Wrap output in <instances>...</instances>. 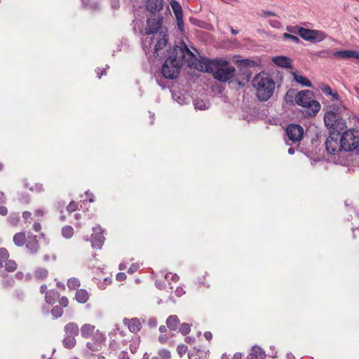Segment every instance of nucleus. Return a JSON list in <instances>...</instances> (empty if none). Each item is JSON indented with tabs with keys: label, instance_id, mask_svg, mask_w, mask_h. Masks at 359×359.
<instances>
[{
	"label": "nucleus",
	"instance_id": "f257e3e1",
	"mask_svg": "<svg viewBox=\"0 0 359 359\" xmlns=\"http://www.w3.org/2000/svg\"><path fill=\"white\" fill-rule=\"evenodd\" d=\"M142 46L147 55L154 57L165 58L172 50L168 43L167 29H161L152 36H146L142 41Z\"/></svg>",
	"mask_w": 359,
	"mask_h": 359
},
{
	"label": "nucleus",
	"instance_id": "f03ea898",
	"mask_svg": "<svg viewBox=\"0 0 359 359\" xmlns=\"http://www.w3.org/2000/svg\"><path fill=\"white\" fill-rule=\"evenodd\" d=\"M196 68L200 71L212 72L215 79L226 82L235 74V67L226 61L221 60H208L202 58L196 64Z\"/></svg>",
	"mask_w": 359,
	"mask_h": 359
},
{
	"label": "nucleus",
	"instance_id": "7ed1b4c3",
	"mask_svg": "<svg viewBox=\"0 0 359 359\" xmlns=\"http://www.w3.org/2000/svg\"><path fill=\"white\" fill-rule=\"evenodd\" d=\"M185 53L192 55V53L184 43L173 48L161 68L162 74L165 78L174 79L177 77L183 65Z\"/></svg>",
	"mask_w": 359,
	"mask_h": 359
},
{
	"label": "nucleus",
	"instance_id": "20e7f679",
	"mask_svg": "<svg viewBox=\"0 0 359 359\" xmlns=\"http://www.w3.org/2000/svg\"><path fill=\"white\" fill-rule=\"evenodd\" d=\"M256 89L257 96L262 101L268 100L273 93L275 83L272 79L265 74H258L252 80Z\"/></svg>",
	"mask_w": 359,
	"mask_h": 359
},
{
	"label": "nucleus",
	"instance_id": "39448f33",
	"mask_svg": "<svg viewBox=\"0 0 359 359\" xmlns=\"http://www.w3.org/2000/svg\"><path fill=\"white\" fill-rule=\"evenodd\" d=\"M81 334L86 339L92 338L93 341L87 342L86 346L93 351L100 350L101 344L106 339L104 334L90 323H85L81 326Z\"/></svg>",
	"mask_w": 359,
	"mask_h": 359
},
{
	"label": "nucleus",
	"instance_id": "423d86ee",
	"mask_svg": "<svg viewBox=\"0 0 359 359\" xmlns=\"http://www.w3.org/2000/svg\"><path fill=\"white\" fill-rule=\"evenodd\" d=\"M297 104L308 109L310 116H315L320 109V103L314 99L313 93L309 90L299 92L295 96Z\"/></svg>",
	"mask_w": 359,
	"mask_h": 359
},
{
	"label": "nucleus",
	"instance_id": "0eeeda50",
	"mask_svg": "<svg viewBox=\"0 0 359 359\" xmlns=\"http://www.w3.org/2000/svg\"><path fill=\"white\" fill-rule=\"evenodd\" d=\"M340 110L341 106L337 104L333 107V109L327 111L324 116L325 126L335 132H339L345 127V121L341 117Z\"/></svg>",
	"mask_w": 359,
	"mask_h": 359
},
{
	"label": "nucleus",
	"instance_id": "6e6552de",
	"mask_svg": "<svg viewBox=\"0 0 359 359\" xmlns=\"http://www.w3.org/2000/svg\"><path fill=\"white\" fill-rule=\"evenodd\" d=\"M339 141L344 151H352L359 148L358 131L348 130L339 135Z\"/></svg>",
	"mask_w": 359,
	"mask_h": 359
},
{
	"label": "nucleus",
	"instance_id": "1a4fd4ad",
	"mask_svg": "<svg viewBox=\"0 0 359 359\" xmlns=\"http://www.w3.org/2000/svg\"><path fill=\"white\" fill-rule=\"evenodd\" d=\"M325 149L331 155H336L343 149L339 141V132H330L325 142Z\"/></svg>",
	"mask_w": 359,
	"mask_h": 359
},
{
	"label": "nucleus",
	"instance_id": "9d476101",
	"mask_svg": "<svg viewBox=\"0 0 359 359\" xmlns=\"http://www.w3.org/2000/svg\"><path fill=\"white\" fill-rule=\"evenodd\" d=\"M299 35L304 40L313 43L322 41L326 37L325 33L321 31L304 27L299 29Z\"/></svg>",
	"mask_w": 359,
	"mask_h": 359
},
{
	"label": "nucleus",
	"instance_id": "9b49d317",
	"mask_svg": "<svg viewBox=\"0 0 359 359\" xmlns=\"http://www.w3.org/2000/svg\"><path fill=\"white\" fill-rule=\"evenodd\" d=\"M286 134L288 140L291 141L292 143H299L303 138L304 129L299 125L291 124L287 126Z\"/></svg>",
	"mask_w": 359,
	"mask_h": 359
},
{
	"label": "nucleus",
	"instance_id": "f8f14e48",
	"mask_svg": "<svg viewBox=\"0 0 359 359\" xmlns=\"http://www.w3.org/2000/svg\"><path fill=\"white\" fill-rule=\"evenodd\" d=\"M162 17L158 18H150L147 20L145 29L146 36H152L155 33L159 32L161 29H165L161 27Z\"/></svg>",
	"mask_w": 359,
	"mask_h": 359
},
{
	"label": "nucleus",
	"instance_id": "ddd939ff",
	"mask_svg": "<svg viewBox=\"0 0 359 359\" xmlns=\"http://www.w3.org/2000/svg\"><path fill=\"white\" fill-rule=\"evenodd\" d=\"M93 231V233L90 238L91 245L93 248L100 249L104 242L103 231L100 226H96Z\"/></svg>",
	"mask_w": 359,
	"mask_h": 359
},
{
	"label": "nucleus",
	"instance_id": "4468645a",
	"mask_svg": "<svg viewBox=\"0 0 359 359\" xmlns=\"http://www.w3.org/2000/svg\"><path fill=\"white\" fill-rule=\"evenodd\" d=\"M330 56H333L335 58L343 59H359V52L353 50H344L340 51H335L331 53Z\"/></svg>",
	"mask_w": 359,
	"mask_h": 359
},
{
	"label": "nucleus",
	"instance_id": "2eb2a0df",
	"mask_svg": "<svg viewBox=\"0 0 359 359\" xmlns=\"http://www.w3.org/2000/svg\"><path fill=\"white\" fill-rule=\"evenodd\" d=\"M163 0H147V9L151 13H158L163 9Z\"/></svg>",
	"mask_w": 359,
	"mask_h": 359
},
{
	"label": "nucleus",
	"instance_id": "dca6fc26",
	"mask_svg": "<svg viewBox=\"0 0 359 359\" xmlns=\"http://www.w3.org/2000/svg\"><path fill=\"white\" fill-rule=\"evenodd\" d=\"M123 323L127 325L130 331L134 333L139 332L142 327L140 320L136 318L130 320L124 319Z\"/></svg>",
	"mask_w": 359,
	"mask_h": 359
},
{
	"label": "nucleus",
	"instance_id": "f3484780",
	"mask_svg": "<svg viewBox=\"0 0 359 359\" xmlns=\"http://www.w3.org/2000/svg\"><path fill=\"white\" fill-rule=\"evenodd\" d=\"M265 353L259 346H255L252 348L247 359H265Z\"/></svg>",
	"mask_w": 359,
	"mask_h": 359
},
{
	"label": "nucleus",
	"instance_id": "a211bd4d",
	"mask_svg": "<svg viewBox=\"0 0 359 359\" xmlns=\"http://www.w3.org/2000/svg\"><path fill=\"white\" fill-rule=\"evenodd\" d=\"M65 334L77 336L79 333V328L76 323L71 322L68 323L64 327Z\"/></svg>",
	"mask_w": 359,
	"mask_h": 359
},
{
	"label": "nucleus",
	"instance_id": "6ab92c4d",
	"mask_svg": "<svg viewBox=\"0 0 359 359\" xmlns=\"http://www.w3.org/2000/svg\"><path fill=\"white\" fill-rule=\"evenodd\" d=\"M173 99L180 104H187L190 101L188 95L182 92H176L172 94Z\"/></svg>",
	"mask_w": 359,
	"mask_h": 359
},
{
	"label": "nucleus",
	"instance_id": "aec40b11",
	"mask_svg": "<svg viewBox=\"0 0 359 359\" xmlns=\"http://www.w3.org/2000/svg\"><path fill=\"white\" fill-rule=\"evenodd\" d=\"M170 6L175 15L176 20H180L183 18V11L181 5L177 1L172 0L170 1Z\"/></svg>",
	"mask_w": 359,
	"mask_h": 359
},
{
	"label": "nucleus",
	"instance_id": "412c9836",
	"mask_svg": "<svg viewBox=\"0 0 359 359\" xmlns=\"http://www.w3.org/2000/svg\"><path fill=\"white\" fill-rule=\"evenodd\" d=\"M29 238V241L27 243L26 248L31 253H36L39 250V245L36 236H34L32 238Z\"/></svg>",
	"mask_w": 359,
	"mask_h": 359
},
{
	"label": "nucleus",
	"instance_id": "4be33fe9",
	"mask_svg": "<svg viewBox=\"0 0 359 359\" xmlns=\"http://www.w3.org/2000/svg\"><path fill=\"white\" fill-rule=\"evenodd\" d=\"M273 62L282 67H289L291 65L290 58L284 56H277L273 58Z\"/></svg>",
	"mask_w": 359,
	"mask_h": 359
},
{
	"label": "nucleus",
	"instance_id": "5701e85b",
	"mask_svg": "<svg viewBox=\"0 0 359 359\" xmlns=\"http://www.w3.org/2000/svg\"><path fill=\"white\" fill-rule=\"evenodd\" d=\"M75 299L81 304L86 303L89 299L88 292L83 289L79 290L75 294Z\"/></svg>",
	"mask_w": 359,
	"mask_h": 359
},
{
	"label": "nucleus",
	"instance_id": "b1692460",
	"mask_svg": "<svg viewBox=\"0 0 359 359\" xmlns=\"http://www.w3.org/2000/svg\"><path fill=\"white\" fill-rule=\"evenodd\" d=\"M293 79L302 86L311 87V81L305 76L299 75L295 72L292 73Z\"/></svg>",
	"mask_w": 359,
	"mask_h": 359
},
{
	"label": "nucleus",
	"instance_id": "393cba45",
	"mask_svg": "<svg viewBox=\"0 0 359 359\" xmlns=\"http://www.w3.org/2000/svg\"><path fill=\"white\" fill-rule=\"evenodd\" d=\"M63 346L67 348H72L75 346L76 341L74 336L65 334L62 341Z\"/></svg>",
	"mask_w": 359,
	"mask_h": 359
},
{
	"label": "nucleus",
	"instance_id": "a878e982",
	"mask_svg": "<svg viewBox=\"0 0 359 359\" xmlns=\"http://www.w3.org/2000/svg\"><path fill=\"white\" fill-rule=\"evenodd\" d=\"M180 323V320L177 316H170L166 320V324L168 328L172 330H176Z\"/></svg>",
	"mask_w": 359,
	"mask_h": 359
},
{
	"label": "nucleus",
	"instance_id": "bb28decb",
	"mask_svg": "<svg viewBox=\"0 0 359 359\" xmlns=\"http://www.w3.org/2000/svg\"><path fill=\"white\" fill-rule=\"evenodd\" d=\"M26 237L24 233H17L13 236V242L14 243L18 246H22L25 243Z\"/></svg>",
	"mask_w": 359,
	"mask_h": 359
},
{
	"label": "nucleus",
	"instance_id": "cd10ccee",
	"mask_svg": "<svg viewBox=\"0 0 359 359\" xmlns=\"http://www.w3.org/2000/svg\"><path fill=\"white\" fill-rule=\"evenodd\" d=\"M6 271L13 272L17 269V264L12 259H8L3 263V266Z\"/></svg>",
	"mask_w": 359,
	"mask_h": 359
},
{
	"label": "nucleus",
	"instance_id": "c85d7f7f",
	"mask_svg": "<svg viewBox=\"0 0 359 359\" xmlns=\"http://www.w3.org/2000/svg\"><path fill=\"white\" fill-rule=\"evenodd\" d=\"M57 297L58 293L54 290H50L46 294V302L48 304H53Z\"/></svg>",
	"mask_w": 359,
	"mask_h": 359
},
{
	"label": "nucleus",
	"instance_id": "c756f323",
	"mask_svg": "<svg viewBox=\"0 0 359 359\" xmlns=\"http://www.w3.org/2000/svg\"><path fill=\"white\" fill-rule=\"evenodd\" d=\"M83 6L90 9H97L99 7L97 2L94 0H81Z\"/></svg>",
	"mask_w": 359,
	"mask_h": 359
},
{
	"label": "nucleus",
	"instance_id": "7c9ffc66",
	"mask_svg": "<svg viewBox=\"0 0 359 359\" xmlns=\"http://www.w3.org/2000/svg\"><path fill=\"white\" fill-rule=\"evenodd\" d=\"M62 234L65 238H69L74 234V229L71 226H65L62 229Z\"/></svg>",
	"mask_w": 359,
	"mask_h": 359
},
{
	"label": "nucleus",
	"instance_id": "2f4dec72",
	"mask_svg": "<svg viewBox=\"0 0 359 359\" xmlns=\"http://www.w3.org/2000/svg\"><path fill=\"white\" fill-rule=\"evenodd\" d=\"M140 337H135L132 341H131V344L130 345V351L133 353H135L139 346H140Z\"/></svg>",
	"mask_w": 359,
	"mask_h": 359
},
{
	"label": "nucleus",
	"instance_id": "473e14b6",
	"mask_svg": "<svg viewBox=\"0 0 359 359\" xmlns=\"http://www.w3.org/2000/svg\"><path fill=\"white\" fill-rule=\"evenodd\" d=\"M9 259V253L6 248H0V266H3V263Z\"/></svg>",
	"mask_w": 359,
	"mask_h": 359
},
{
	"label": "nucleus",
	"instance_id": "72a5a7b5",
	"mask_svg": "<svg viewBox=\"0 0 359 359\" xmlns=\"http://www.w3.org/2000/svg\"><path fill=\"white\" fill-rule=\"evenodd\" d=\"M68 287L71 290L77 289L80 286L79 280L76 278L69 279L67 282Z\"/></svg>",
	"mask_w": 359,
	"mask_h": 359
},
{
	"label": "nucleus",
	"instance_id": "f704fd0d",
	"mask_svg": "<svg viewBox=\"0 0 359 359\" xmlns=\"http://www.w3.org/2000/svg\"><path fill=\"white\" fill-rule=\"evenodd\" d=\"M48 275V271L45 269H38L36 270L34 273V276L38 279L45 278Z\"/></svg>",
	"mask_w": 359,
	"mask_h": 359
},
{
	"label": "nucleus",
	"instance_id": "c9c22d12",
	"mask_svg": "<svg viewBox=\"0 0 359 359\" xmlns=\"http://www.w3.org/2000/svg\"><path fill=\"white\" fill-rule=\"evenodd\" d=\"M8 220L9 223L13 226L17 225L19 220H20V216L18 213H13L11 214L8 218Z\"/></svg>",
	"mask_w": 359,
	"mask_h": 359
},
{
	"label": "nucleus",
	"instance_id": "e433bc0d",
	"mask_svg": "<svg viewBox=\"0 0 359 359\" xmlns=\"http://www.w3.org/2000/svg\"><path fill=\"white\" fill-rule=\"evenodd\" d=\"M158 356L161 359H170L171 353L168 349H161L158 351Z\"/></svg>",
	"mask_w": 359,
	"mask_h": 359
},
{
	"label": "nucleus",
	"instance_id": "4c0bfd02",
	"mask_svg": "<svg viewBox=\"0 0 359 359\" xmlns=\"http://www.w3.org/2000/svg\"><path fill=\"white\" fill-rule=\"evenodd\" d=\"M51 313L52 315L53 316L54 318H59L60 317L62 313H63V310L61 307L60 306H55L52 311H51Z\"/></svg>",
	"mask_w": 359,
	"mask_h": 359
},
{
	"label": "nucleus",
	"instance_id": "58836bf2",
	"mask_svg": "<svg viewBox=\"0 0 359 359\" xmlns=\"http://www.w3.org/2000/svg\"><path fill=\"white\" fill-rule=\"evenodd\" d=\"M179 331L183 334H187L190 331V325L188 323H182L179 327Z\"/></svg>",
	"mask_w": 359,
	"mask_h": 359
},
{
	"label": "nucleus",
	"instance_id": "ea45409f",
	"mask_svg": "<svg viewBox=\"0 0 359 359\" xmlns=\"http://www.w3.org/2000/svg\"><path fill=\"white\" fill-rule=\"evenodd\" d=\"M283 37L284 39H289V40L292 41V42H294V43H298L300 41L298 37H297L296 36L290 34L288 33H284L283 35Z\"/></svg>",
	"mask_w": 359,
	"mask_h": 359
},
{
	"label": "nucleus",
	"instance_id": "a19ab883",
	"mask_svg": "<svg viewBox=\"0 0 359 359\" xmlns=\"http://www.w3.org/2000/svg\"><path fill=\"white\" fill-rule=\"evenodd\" d=\"M329 97H330V99L333 101H336L337 103L334 104V106H337V104L339 106H341V101L339 100V96L337 91H332L331 95H329Z\"/></svg>",
	"mask_w": 359,
	"mask_h": 359
},
{
	"label": "nucleus",
	"instance_id": "79ce46f5",
	"mask_svg": "<svg viewBox=\"0 0 359 359\" xmlns=\"http://www.w3.org/2000/svg\"><path fill=\"white\" fill-rule=\"evenodd\" d=\"M194 104L196 109H198L201 110H203L208 107L206 106V104L203 101L199 100H195Z\"/></svg>",
	"mask_w": 359,
	"mask_h": 359
},
{
	"label": "nucleus",
	"instance_id": "37998d69",
	"mask_svg": "<svg viewBox=\"0 0 359 359\" xmlns=\"http://www.w3.org/2000/svg\"><path fill=\"white\" fill-rule=\"evenodd\" d=\"M165 278L168 280V281H173V282H177L178 280H179V276L174 273H167L165 274Z\"/></svg>",
	"mask_w": 359,
	"mask_h": 359
},
{
	"label": "nucleus",
	"instance_id": "c03bdc74",
	"mask_svg": "<svg viewBox=\"0 0 359 359\" xmlns=\"http://www.w3.org/2000/svg\"><path fill=\"white\" fill-rule=\"evenodd\" d=\"M177 353L180 356H182L187 351V346L184 344H180L177 346Z\"/></svg>",
	"mask_w": 359,
	"mask_h": 359
},
{
	"label": "nucleus",
	"instance_id": "a18cd8bd",
	"mask_svg": "<svg viewBox=\"0 0 359 359\" xmlns=\"http://www.w3.org/2000/svg\"><path fill=\"white\" fill-rule=\"evenodd\" d=\"M77 208V204L74 201H72L69 203V205L67 207V210L69 212H72L75 211Z\"/></svg>",
	"mask_w": 359,
	"mask_h": 359
},
{
	"label": "nucleus",
	"instance_id": "49530a36",
	"mask_svg": "<svg viewBox=\"0 0 359 359\" xmlns=\"http://www.w3.org/2000/svg\"><path fill=\"white\" fill-rule=\"evenodd\" d=\"M321 90L327 96L332 94V90L327 85H323L321 86Z\"/></svg>",
	"mask_w": 359,
	"mask_h": 359
},
{
	"label": "nucleus",
	"instance_id": "de8ad7c7",
	"mask_svg": "<svg viewBox=\"0 0 359 359\" xmlns=\"http://www.w3.org/2000/svg\"><path fill=\"white\" fill-rule=\"evenodd\" d=\"M201 352L199 351H194L189 354V359H199L201 357Z\"/></svg>",
	"mask_w": 359,
	"mask_h": 359
},
{
	"label": "nucleus",
	"instance_id": "09e8293b",
	"mask_svg": "<svg viewBox=\"0 0 359 359\" xmlns=\"http://www.w3.org/2000/svg\"><path fill=\"white\" fill-rule=\"evenodd\" d=\"M302 27H299L298 26H290V27H287L286 28L287 31L290 32V33H294V34H299V29H301Z\"/></svg>",
	"mask_w": 359,
	"mask_h": 359
},
{
	"label": "nucleus",
	"instance_id": "8fccbe9b",
	"mask_svg": "<svg viewBox=\"0 0 359 359\" xmlns=\"http://www.w3.org/2000/svg\"><path fill=\"white\" fill-rule=\"evenodd\" d=\"M260 15L262 17L264 18H267L269 16H277V15L275 13L269 11H262Z\"/></svg>",
	"mask_w": 359,
	"mask_h": 359
},
{
	"label": "nucleus",
	"instance_id": "3c124183",
	"mask_svg": "<svg viewBox=\"0 0 359 359\" xmlns=\"http://www.w3.org/2000/svg\"><path fill=\"white\" fill-rule=\"evenodd\" d=\"M30 189L32 191H35L36 192H41V191H43V184H36L34 185V187H32Z\"/></svg>",
	"mask_w": 359,
	"mask_h": 359
},
{
	"label": "nucleus",
	"instance_id": "603ef678",
	"mask_svg": "<svg viewBox=\"0 0 359 359\" xmlns=\"http://www.w3.org/2000/svg\"><path fill=\"white\" fill-rule=\"evenodd\" d=\"M111 281L110 278H104V282L100 284L99 287H100V288L104 290V289H105V287L107 285L111 283Z\"/></svg>",
	"mask_w": 359,
	"mask_h": 359
},
{
	"label": "nucleus",
	"instance_id": "864d4df0",
	"mask_svg": "<svg viewBox=\"0 0 359 359\" xmlns=\"http://www.w3.org/2000/svg\"><path fill=\"white\" fill-rule=\"evenodd\" d=\"M270 25L274 28H279L281 26L280 22L276 20H269Z\"/></svg>",
	"mask_w": 359,
	"mask_h": 359
},
{
	"label": "nucleus",
	"instance_id": "5fc2aeb1",
	"mask_svg": "<svg viewBox=\"0 0 359 359\" xmlns=\"http://www.w3.org/2000/svg\"><path fill=\"white\" fill-rule=\"evenodd\" d=\"M126 278V275L124 273H118L116 275V280L118 281H123Z\"/></svg>",
	"mask_w": 359,
	"mask_h": 359
},
{
	"label": "nucleus",
	"instance_id": "6e6d98bb",
	"mask_svg": "<svg viewBox=\"0 0 359 359\" xmlns=\"http://www.w3.org/2000/svg\"><path fill=\"white\" fill-rule=\"evenodd\" d=\"M175 293L177 297H181L184 293V291L182 287H178L176 288Z\"/></svg>",
	"mask_w": 359,
	"mask_h": 359
},
{
	"label": "nucleus",
	"instance_id": "4d7b16f0",
	"mask_svg": "<svg viewBox=\"0 0 359 359\" xmlns=\"http://www.w3.org/2000/svg\"><path fill=\"white\" fill-rule=\"evenodd\" d=\"M60 303L62 306L66 307L67 306L69 302L67 298L62 297L60 301Z\"/></svg>",
	"mask_w": 359,
	"mask_h": 359
},
{
	"label": "nucleus",
	"instance_id": "13d9d810",
	"mask_svg": "<svg viewBox=\"0 0 359 359\" xmlns=\"http://www.w3.org/2000/svg\"><path fill=\"white\" fill-rule=\"evenodd\" d=\"M8 209L5 206L0 207V215L2 216H6L8 214Z\"/></svg>",
	"mask_w": 359,
	"mask_h": 359
},
{
	"label": "nucleus",
	"instance_id": "bf43d9fd",
	"mask_svg": "<svg viewBox=\"0 0 359 359\" xmlns=\"http://www.w3.org/2000/svg\"><path fill=\"white\" fill-rule=\"evenodd\" d=\"M138 269V265L137 264H133L128 269V273H133L134 272H135Z\"/></svg>",
	"mask_w": 359,
	"mask_h": 359
},
{
	"label": "nucleus",
	"instance_id": "052dcab7",
	"mask_svg": "<svg viewBox=\"0 0 359 359\" xmlns=\"http://www.w3.org/2000/svg\"><path fill=\"white\" fill-rule=\"evenodd\" d=\"M31 216H32V214L31 212H28V211H25L22 213V217L25 219H30L31 218Z\"/></svg>",
	"mask_w": 359,
	"mask_h": 359
},
{
	"label": "nucleus",
	"instance_id": "680f3d73",
	"mask_svg": "<svg viewBox=\"0 0 359 359\" xmlns=\"http://www.w3.org/2000/svg\"><path fill=\"white\" fill-rule=\"evenodd\" d=\"M177 25H178L179 29L180 30H182V27L184 26L183 18H181L180 20H177Z\"/></svg>",
	"mask_w": 359,
	"mask_h": 359
},
{
	"label": "nucleus",
	"instance_id": "e2e57ef3",
	"mask_svg": "<svg viewBox=\"0 0 359 359\" xmlns=\"http://www.w3.org/2000/svg\"><path fill=\"white\" fill-rule=\"evenodd\" d=\"M6 201V196L3 192H0V203H5Z\"/></svg>",
	"mask_w": 359,
	"mask_h": 359
},
{
	"label": "nucleus",
	"instance_id": "0e129e2a",
	"mask_svg": "<svg viewBox=\"0 0 359 359\" xmlns=\"http://www.w3.org/2000/svg\"><path fill=\"white\" fill-rule=\"evenodd\" d=\"M41 224H40L39 223L36 222V223H34V225H33V229H34V231H40V230H41Z\"/></svg>",
	"mask_w": 359,
	"mask_h": 359
},
{
	"label": "nucleus",
	"instance_id": "69168bd1",
	"mask_svg": "<svg viewBox=\"0 0 359 359\" xmlns=\"http://www.w3.org/2000/svg\"><path fill=\"white\" fill-rule=\"evenodd\" d=\"M159 341L162 344L166 342L168 337L165 335H161L158 338Z\"/></svg>",
	"mask_w": 359,
	"mask_h": 359
},
{
	"label": "nucleus",
	"instance_id": "338daca9",
	"mask_svg": "<svg viewBox=\"0 0 359 359\" xmlns=\"http://www.w3.org/2000/svg\"><path fill=\"white\" fill-rule=\"evenodd\" d=\"M204 337H205L206 339L210 340L212 339V334L210 332H205L204 333Z\"/></svg>",
	"mask_w": 359,
	"mask_h": 359
},
{
	"label": "nucleus",
	"instance_id": "774afa93",
	"mask_svg": "<svg viewBox=\"0 0 359 359\" xmlns=\"http://www.w3.org/2000/svg\"><path fill=\"white\" fill-rule=\"evenodd\" d=\"M231 359H242V354L240 353H236Z\"/></svg>",
	"mask_w": 359,
	"mask_h": 359
}]
</instances>
